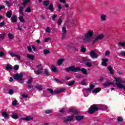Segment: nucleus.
<instances>
[{
	"label": "nucleus",
	"instance_id": "nucleus-1",
	"mask_svg": "<svg viewBox=\"0 0 125 125\" xmlns=\"http://www.w3.org/2000/svg\"><path fill=\"white\" fill-rule=\"evenodd\" d=\"M65 71L66 73H69V72H74V73H77V72H80L81 71L83 75L86 76L87 75V70L84 68H81L80 67H75V66H72L65 68Z\"/></svg>",
	"mask_w": 125,
	"mask_h": 125
},
{
	"label": "nucleus",
	"instance_id": "nucleus-2",
	"mask_svg": "<svg viewBox=\"0 0 125 125\" xmlns=\"http://www.w3.org/2000/svg\"><path fill=\"white\" fill-rule=\"evenodd\" d=\"M94 34V32H93V30H91L89 31L84 35V42H90L92 40L91 38H92Z\"/></svg>",
	"mask_w": 125,
	"mask_h": 125
},
{
	"label": "nucleus",
	"instance_id": "nucleus-3",
	"mask_svg": "<svg viewBox=\"0 0 125 125\" xmlns=\"http://www.w3.org/2000/svg\"><path fill=\"white\" fill-rule=\"evenodd\" d=\"M13 79L16 80H18L20 83H24V79H23V74L17 73L14 75L13 77Z\"/></svg>",
	"mask_w": 125,
	"mask_h": 125
},
{
	"label": "nucleus",
	"instance_id": "nucleus-4",
	"mask_svg": "<svg viewBox=\"0 0 125 125\" xmlns=\"http://www.w3.org/2000/svg\"><path fill=\"white\" fill-rule=\"evenodd\" d=\"M98 110H99V108H98L97 105L96 104H93L90 106V108L88 110V113L90 115H92V114H94L96 111H98Z\"/></svg>",
	"mask_w": 125,
	"mask_h": 125
},
{
	"label": "nucleus",
	"instance_id": "nucleus-5",
	"mask_svg": "<svg viewBox=\"0 0 125 125\" xmlns=\"http://www.w3.org/2000/svg\"><path fill=\"white\" fill-rule=\"evenodd\" d=\"M114 80L115 82H116L115 83V85H116V86H117V87L119 88H124V90L125 91V86L121 83L123 82L122 80H121V78L116 77L115 78Z\"/></svg>",
	"mask_w": 125,
	"mask_h": 125
},
{
	"label": "nucleus",
	"instance_id": "nucleus-6",
	"mask_svg": "<svg viewBox=\"0 0 125 125\" xmlns=\"http://www.w3.org/2000/svg\"><path fill=\"white\" fill-rule=\"evenodd\" d=\"M42 64L37 65V68L38 70L37 71H34V73L37 75H41L42 74V70H43V67H42Z\"/></svg>",
	"mask_w": 125,
	"mask_h": 125
},
{
	"label": "nucleus",
	"instance_id": "nucleus-7",
	"mask_svg": "<svg viewBox=\"0 0 125 125\" xmlns=\"http://www.w3.org/2000/svg\"><path fill=\"white\" fill-rule=\"evenodd\" d=\"M74 115H72L71 116L65 117L64 120H63V123L66 124L67 123H69V122L73 121V120H74Z\"/></svg>",
	"mask_w": 125,
	"mask_h": 125
},
{
	"label": "nucleus",
	"instance_id": "nucleus-8",
	"mask_svg": "<svg viewBox=\"0 0 125 125\" xmlns=\"http://www.w3.org/2000/svg\"><path fill=\"white\" fill-rule=\"evenodd\" d=\"M104 38V35L101 34L98 35L95 39V40H93L92 44H94L96 42H98V41H100L101 40H103V39Z\"/></svg>",
	"mask_w": 125,
	"mask_h": 125
},
{
	"label": "nucleus",
	"instance_id": "nucleus-9",
	"mask_svg": "<svg viewBox=\"0 0 125 125\" xmlns=\"http://www.w3.org/2000/svg\"><path fill=\"white\" fill-rule=\"evenodd\" d=\"M69 111L70 113H73V114H75V115H79L80 114V111L77 108H69Z\"/></svg>",
	"mask_w": 125,
	"mask_h": 125
},
{
	"label": "nucleus",
	"instance_id": "nucleus-10",
	"mask_svg": "<svg viewBox=\"0 0 125 125\" xmlns=\"http://www.w3.org/2000/svg\"><path fill=\"white\" fill-rule=\"evenodd\" d=\"M94 87H95V85H94L93 84H91L89 85V88H85L84 90L85 91H86V92H90L91 90L94 89Z\"/></svg>",
	"mask_w": 125,
	"mask_h": 125
},
{
	"label": "nucleus",
	"instance_id": "nucleus-11",
	"mask_svg": "<svg viewBox=\"0 0 125 125\" xmlns=\"http://www.w3.org/2000/svg\"><path fill=\"white\" fill-rule=\"evenodd\" d=\"M89 55L91 58H97V57H98V55H97L93 50L90 52Z\"/></svg>",
	"mask_w": 125,
	"mask_h": 125
},
{
	"label": "nucleus",
	"instance_id": "nucleus-12",
	"mask_svg": "<svg viewBox=\"0 0 125 125\" xmlns=\"http://www.w3.org/2000/svg\"><path fill=\"white\" fill-rule=\"evenodd\" d=\"M45 9H46V10H50L51 12H53V11H54V7H53V4H52V3L49 5V7H46L45 8Z\"/></svg>",
	"mask_w": 125,
	"mask_h": 125
},
{
	"label": "nucleus",
	"instance_id": "nucleus-13",
	"mask_svg": "<svg viewBox=\"0 0 125 125\" xmlns=\"http://www.w3.org/2000/svg\"><path fill=\"white\" fill-rule=\"evenodd\" d=\"M65 90V88H61L59 90H54L53 91V94H57L58 93H61V92H63Z\"/></svg>",
	"mask_w": 125,
	"mask_h": 125
},
{
	"label": "nucleus",
	"instance_id": "nucleus-14",
	"mask_svg": "<svg viewBox=\"0 0 125 125\" xmlns=\"http://www.w3.org/2000/svg\"><path fill=\"white\" fill-rule=\"evenodd\" d=\"M102 66H104V67H107V62H108V61H109V60L107 58H105V59H103L102 60Z\"/></svg>",
	"mask_w": 125,
	"mask_h": 125
},
{
	"label": "nucleus",
	"instance_id": "nucleus-15",
	"mask_svg": "<svg viewBox=\"0 0 125 125\" xmlns=\"http://www.w3.org/2000/svg\"><path fill=\"white\" fill-rule=\"evenodd\" d=\"M100 91H101V88L97 87L95 88L92 91V93H98V92H100Z\"/></svg>",
	"mask_w": 125,
	"mask_h": 125
},
{
	"label": "nucleus",
	"instance_id": "nucleus-16",
	"mask_svg": "<svg viewBox=\"0 0 125 125\" xmlns=\"http://www.w3.org/2000/svg\"><path fill=\"white\" fill-rule=\"evenodd\" d=\"M11 21H12V23H16L17 22V16H14L11 18Z\"/></svg>",
	"mask_w": 125,
	"mask_h": 125
},
{
	"label": "nucleus",
	"instance_id": "nucleus-17",
	"mask_svg": "<svg viewBox=\"0 0 125 125\" xmlns=\"http://www.w3.org/2000/svg\"><path fill=\"white\" fill-rule=\"evenodd\" d=\"M11 16H12V11H7V13H6V17L8 18H10Z\"/></svg>",
	"mask_w": 125,
	"mask_h": 125
},
{
	"label": "nucleus",
	"instance_id": "nucleus-18",
	"mask_svg": "<svg viewBox=\"0 0 125 125\" xmlns=\"http://www.w3.org/2000/svg\"><path fill=\"white\" fill-rule=\"evenodd\" d=\"M84 118V116L83 115L82 116H77L75 117V119L76 121H82V120H83V118Z\"/></svg>",
	"mask_w": 125,
	"mask_h": 125
},
{
	"label": "nucleus",
	"instance_id": "nucleus-19",
	"mask_svg": "<svg viewBox=\"0 0 125 125\" xmlns=\"http://www.w3.org/2000/svg\"><path fill=\"white\" fill-rule=\"evenodd\" d=\"M2 117L3 118H7V119L9 118V116H8V114L7 112L4 111L1 112Z\"/></svg>",
	"mask_w": 125,
	"mask_h": 125
},
{
	"label": "nucleus",
	"instance_id": "nucleus-20",
	"mask_svg": "<svg viewBox=\"0 0 125 125\" xmlns=\"http://www.w3.org/2000/svg\"><path fill=\"white\" fill-rule=\"evenodd\" d=\"M112 84V85L115 86V83H111L110 82H107L106 83H104L103 85H104V86H108V85H111Z\"/></svg>",
	"mask_w": 125,
	"mask_h": 125
},
{
	"label": "nucleus",
	"instance_id": "nucleus-21",
	"mask_svg": "<svg viewBox=\"0 0 125 125\" xmlns=\"http://www.w3.org/2000/svg\"><path fill=\"white\" fill-rule=\"evenodd\" d=\"M108 70L110 72L111 75H114V69L112 68V66L109 65L108 67Z\"/></svg>",
	"mask_w": 125,
	"mask_h": 125
},
{
	"label": "nucleus",
	"instance_id": "nucleus-22",
	"mask_svg": "<svg viewBox=\"0 0 125 125\" xmlns=\"http://www.w3.org/2000/svg\"><path fill=\"white\" fill-rule=\"evenodd\" d=\"M51 68L52 72H54V73H56V72H57V67H56L55 65H52L51 66Z\"/></svg>",
	"mask_w": 125,
	"mask_h": 125
},
{
	"label": "nucleus",
	"instance_id": "nucleus-23",
	"mask_svg": "<svg viewBox=\"0 0 125 125\" xmlns=\"http://www.w3.org/2000/svg\"><path fill=\"white\" fill-rule=\"evenodd\" d=\"M49 3H50V1H49V0H45L44 1L43 4L44 6H48V5H49Z\"/></svg>",
	"mask_w": 125,
	"mask_h": 125
},
{
	"label": "nucleus",
	"instance_id": "nucleus-24",
	"mask_svg": "<svg viewBox=\"0 0 125 125\" xmlns=\"http://www.w3.org/2000/svg\"><path fill=\"white\" fill-rule=\"evenodd\" d=\"M10 55L12 56V57H16L18 59H21V57L18 56V55L14 54V53H10Z\"/></svg>",
	"mask_w": 125,
	"mask_h": 125
},
{
	"label": "nucleus",
	"instance_id": "nucleus-25",
	"mask_svg": "<svg viewBox=\"0 0 125 125\" xmlns=\"http://www.w3.org/2000/svg\"><path fill=\"white\" fill-rule=\"evenodd\" d=\"M64 62V59H60L58 60L57 62V64L59 66H60V65L62 64V63Z\"/></svg>",
	"mask_w": 125,
	"mask_h": 125
},
{
	"label": "nucleus",
	"instance_id": "nucleus-26",
	"mask_svg": "<svg viewBox=\"0 0 125 125\" xmlns=\"http://www.w3.org/2000/svg\"><path fill=\"white\" fill-rule=\"evenodd\" d=\"M106 17L107 16L106 15H101V20L102 21H104L106 20Z\"/></svg>",
	"mask_w": 125,
	"mask_h": 125
},
{
	"label": "nucleus",
	"instance_id": "nucleus-27",
	"mask_svg": "<svg viewBox=\"0 0 125 125\" xmlns=\"http://www.w3.org/2000/svg\"><path fill=\"white\" fill-rule=\"evenodd\" d=\"M11 118L14 119V120H17L18 119V115H17V113H13Z\"/></svg>",
	"mask_w": 125,
	"mask_h": 125
},
{
	"label": "nucleus",
	"instance_id": "nucleus-28",
	"mask_svg": "<svg viewBox=\"0 0 125 125\" xmlns=\"http://www.w3.org/2000/svg\"><path fill=\"white\" fill-rule=\"evenodd\" d=\"M27 57L29 58V59H30V60H34L35 57H34V55L30 54H28L27 55Z\"/></svg>",
	"mask_w": 125,
	"mask_h": 125
},
{
	"label": "nucleus",
	"instance_id": "nucleus-29",
	"mask_svg": "<svg viewBox=\"0 0 125 125\" xmlns=\"http://www.w3.org/2000/svg\"><path fill=\"white\" fill-rule=\"evenodd\" d=\"M35 88L38 89V90H39V91L42 90V85L40 84L37 85L35 87Z\"/></svg>",
	"mask_w": 125,
	"mask_h": 125
},
{
	"label": "nucleus",
	"instance_id": "nucleus-30",
	"mask_svg": "<svg viewBox=\"0 0 125 125\" xmlns=\"http://www.w3.org/2000/svg\"><path fill=\"white\" fill-rule=\"evenodd\" d=\"M75 83H76V81H72L68 83H67V85H68V86H72V85H74V84H75Z\"/></svg>",
	"mask_w": 125,
	"mask_h": 125
},
{
	"label": "nucleus",
	"instance_id": "nucleus-31",
	"mask_svg": "<svg viewBox=\"0 0 125 125\" xmlns=\"http://www.w3.org/2000/svg\"><path fill=\"white\" fill-rule=\"evenodd\" d=\"M6 69L7 70H12V69H13V67L12 66V65H9V64H7V65L6 66Z\"/></svg>",
	"mask_w": 125,
	"mask_h": 125
},
{
	"label": "nucleus",
	"instance_id": "nucleus-32",
	"mask_svg": "<svg viewBox=\"0 0 125 125\" xmlns=\"http://www.w3.org/2000/svg\"><path fill=\"white\" fill-rule=\"evenodd\" d=\"M19 19L20 21L21 22V23H25V20L23 18V16H20L19 17Z\"/></svg>",
	"mask_w": 125,
	"mask_h": 125
},
{
	"label": "nucleus",
	"instance_id": "nucleus-33",
	"mask_svg": "<svg viewBox=\"0 0 125 125\" xmlns=\"http://www.w3.org/2000/svg\"><path fill=\"white\" fill-rule=\"evenodd\" d=\"M118 46H123V47H125V42H119L118 43Z\"/></svg>",
	"mask_w": 125,
	"mask_h": 125
},
{
	"label": "nucleus",
	"instance_id": "nucleus-34",
	"mask_svg": "<svg viewBox=\"0 0 125 125\" xmlns=\"http://www.w3.org/2000/svg\"><path fill=\"white\" fill-rule=\"evenodd\" d=\"M44 74H45L46 76H49V71L47 69H44Z\"/></svg>",
	"mask_w": 125,
	"mask_h": 125
},
{
	"label": "nucleus",
	"instance_id": "nucleus-35",
	"mask_svg": "<svg viewBox=\"0 0 125 125\" xmlns=\"http://www.w3.org/2000/svg\"><path fill=\"white\" fill-rule=\"evenodd\" d=\"M25 120L27 122H28L29 121H33V118L31 116H27L26 117Z\"/></svg>",
	"mask_w": 125,
	"mask_h": 125
},
{
	"label": "nucleus",
	"instance_id": "nucleus-36",
	"mask_svg": "<svg viewBox=\"0 0 125 125\" xmlns=\"http://www.w3.org/2000/svg\"><path fill=\"white\" fill-rule=\"evenodd\" d=\"M31 1V0H24L22 4L24 6L26 5L27 3H28V2H30Z\"/></svg>",
	"mask_w": 125,
	"mask_h": 125
},
{
	"label": "nucleus",
	"instance_id": "nucleus-37",
	"mask_svg": "<svg viewBox=\"0 0 125 125\" xmlns=\"http://www.w3.org/2000/svg\"><path fill=\"white\" fill-rule=\"evenodd\" d=\"M43 51L44 55H46L47 54H49V53H50L49 50L47 49H44Z\"/></svg>",
	"mask_w": 125,
	"mask_h": 125
},
{
	"label": "nucleus",
	"instance_id": "nucleus-38",
	"mask_svg": "<svg viewBox=\"0 0 125 125\" xmlns=\"http://www.w3.org/2000/svg\"><path fill=\"white\" fill-rule=\"evenodd\" d=\"M8 38H9L10 40H12V39L14 38V36H13V34L11 33H9L8 34Z\"/></svg>",
	"mask_w": 125,
	"mask_h": 125
},
{
	"label": "nucleus",
	"instance_id": "nucleus-39",
	"mask_svg": "<svg viewBox=\"0 0 125 125\" xmlns=\"http://www.w3.org/2000/svg\"><path fill=\"white\" fill-rule=\"evenodd\" d=\"M81 52H86V48H84L83 46H82L81 47Z\"/></svg>",
	"mask_w": 125,
	"mask_h": 125
},
{
	"label": "nucleus",
	"instance_id": "nucleus-40",
	"mask_svg": "<svg viewBox=\"0 0 125 125\" xmlns=\"http://www.w3.org/2000/svg\"><path fill=\"white\" fill-rule=\"evenodd\" d=\"M32 82H33V78H30L27 81V83L28 84H31V83H32Z\"/></svg>",
	"mask_w": 125,
	"mask_h": 125
},
{
	"label": "nucleus",
	"instance_id": "nucleus-41",
	"mask_svg": "<svg viewBox=\"0 0 125 125\" xmlns=\"http://www.w3.org/2000/svg\"><path fill=\"white\" fill-rule=\"evenodd\" d=\"M25 12H27L28 13H30V12H31L32 11V10H31V8L30 7H28L26 10H25Z\"/></svg>",
	"mask_w": 125,
	"mask_h": 125
},
{
	"label": "nucleus",
	"instance_id": "nucleus-42",
	"mask_svg": "<svg viewBox=\"0 0 125 125\" xmlns=\"http://www.w3.org/2000/svg\"><path fill=\"white\" fill-rule=\"evenodd\" d=\"M86 65L87 66V67L90 68V67H91V66L92 65V63L91 62H88L86 63Z\"/></svg>",
	"mask_w": 125,
	"mask_h": 125
},
{
	"label": "nucleus",
	"instance_id": "nucleus-43",
	"mask_svg": "<svg viewBox=\"0 0 125 125\" xmlns=\"http://www.w3.org/2000/svg\"><path fill=\"white\" fill-rule=\"evenodd\" d=\"M4 25H5V22H4V21L0 22V28H2V27H4Z\"/></svg>",
	"mask_w": 125,
	"mask_h": 125
},
{
	"label": "nucleus",
	"instance_id": "nucleus-44",
	"mask_svg": "<svg viewBox=\"0 0 125 125\" xmlns=\"http://www.w3.org/2000/svg\"><path fill=\"white\" fill-rule=\"evenodd\" d=\"M61 23H62V19H61V18H60L59 19V20L58 21V24L60 26V25H61Z\"/></svg>",
	"mask_w": 125,
	"mask_h": 125
},
{
	"label": "nucleus",
	"instance_id": "nucleus-45",
	"mask_svg": "<svg viewBox=\"0 0 125 125\" xmlns=\"http://www.w3.org/2000/svg\"><path fill=\"white\" fill-rule=\"evenodd\" d=\"M14 69L15 71H17L18 70H19V65L16 64L14 66Z\"/></svg>",
	"mask_w": 125,
	"mask_h": 125
},
{
	"label": "nucleus",
	"instance_id": "nucleus-46",
	"mask_svg": "<svg viewBox=\"0 0 125 125\" xmlns=\"http://www.w3.org/2000/svg\"><path fill=\"white\" fill-rule=\"evenodd\" d=\"M57 17V14H55L52 16V21H54L55 19Z\"/></svg>",
	"mask_w": 125,
	"mask_h": 125
},
{
	"label": "nucleus",
	"instance_id": "nucleus-47",
	"mask_svg": "<svg viewBox=\"0 0 125 125\" xmlns=\"http://www.w3.org/2000/svg\"><path fill=\"white\" fill-rule=\"evenodd\" d=\"M82 60L83 62H87L88 61V59L85 57H83Z\"/></svg>",
	"mask_w": 125,
	"mask_h": 125
},
{
	"label": "nucleus",
	"instance_id": "nucleus-48",
	"mask_svg": "<svg viewBox=\"0 0 125 125\" xmlns=\"http://www.w3.org/2000/svg\"><path fill=\"white\" fill-rule=\"evenodd\" d=\"M4 39V34H0V41H2Z\"/></svg>",
	"mask_w": 125,
	"mask_h": 125
},
{
	"label": "nucleus",
	"instance_id": "nucleus-49",
	"mask_svg": "<svg viewBox=\"0 0 125 125\" xmlns=\"http://www.w3.org/2000/svg\"><path fill=\"white\" fill-rule=\"evenodd\" d=\"M54 81L56 82V83H62V82H61L60 80H59L58 79L55 78L54 79Z\"/></svg>",
	"mask_w": 125,
	"mask_h": 125
},
{
	"label": "nucleus",
	"instance_id": "nucleus-50",
	"mask_svg": "<svg viewBox=\"0 0 125 125\" xmlns=\"http://www.w3.org/2000/svg\"><path fill=\"white\" fill-rule=\"evenodd\" d=\"M62 33H67V29H66V27H62Z\"/></svg>",
	"mask_w": 125,
	"mask_h": 125
},
{
	"label": "nucleus",
	"instance_id": "nucleus-51",
	"mask_svg": "<svg viewBox=\"0 0 125 125\" xmlns=\"http://www.w3.org/2000/svg\"><path fill=\"white\" fill-rule=\"evenodd\" d=\"M117 121L118 122H123V118H122V117H119L118 118H117Z\"/></svg>",
	"mask_w": 125,
	"mask_h": 125
},
{
	"label": "nucleus",
	"instance_id": "nucleus-52",
	"mask_svg": "<svg viewBox=\"0 0 125 125\" xmlns=\"http://www.w3.org/2000/svg\"><path fill=\"white\" fill-rule=\"evenodd\" d=\"M44 112L47 114H50L51 113V110H46L44 111Z\"/></svg>",
	"mask_w": 125,
	"mask_h": 125
},
{
	"label": "nucleus",
	"instance_id": "nucleus-53",
	"mask_svg": "<svg viewBox=\"0 0 125 125\" xmlns=\"http://www.w3.org/2000/svg\"><path fill=\"white\" fill-rule=\"evenodd\" d=\"M16 103H17V100H15L12 103V104L13 106H15L17 105Z\"/></svg>",
	"mask_w": 125,
	"mask_h": 125
},
{
	"label": "nucleus",
	"instance_id": "nucleus-54",
	"mask_svg": "<svg viewBox=\"0 0 125 125\" xmlns=\"http://www.w3.org/2000/svg\"><path fill=\"white\" fill-rule=\"evenodd\" d=\"M47 90L48 91H49L51 94H53V89L51 88H48Z\"/></svg>",
	"mask_w": 125,
	"mask_h": 125
},
{
	"label": "nucleus",
	"instance_id": "nucleus-55",
	"mask_svg": "<svg viewBox=\"0 0 125 125\" xmlns=\"http://www.w3.org/2000/svg\"><path fill=\"white\" fill-rule=\"evenodd\" d=\"M81 84L82 85H86V83H85V81L84 80H83L81 82Z\"/></svg>",
	"mask_w": 125,
	"mask_h": 125
},
{
	"label": "nucleus",
	"instance_id": "nucleus-56",
	"mask_svg": "<svg viewBox=\"0 0 125 125\" xmlns=\"http://www.w3.org/2000/svg\"><path fill=\"white\" fill-rule=\"evenodd\" d=\"M23 11H24V7H20L19 12H23Z\"/></svg>",
	"mask_w": 125,
	"mask_h": 125
},
{
	"label": "nucleus",
	"instance_id": "nucleus-57",
	"mask_svg": "<svg viewBox=\"0 0 125 125\" xmlns=\"http://www.w3.org/2000/svg\"><path fill=\"white\" fill-rule=\"evenodd\" d=\"M27 50L29 51V52H31L32 51V47L31 46H27Z\"/></svg>",
	"mask_w": 125,
	"mask_h": 125
},
{
	"label": "nucleus",
	"instance_id": "nucleus-58",
	"mask_svg": "<svg viewBox=\"0 0 125 125\" xmlns=\"http://www.w3.org/2000/svg\"><path fill=\"white\" fill-rule=\"evenodd\" d=\"M46 32H47V33H50V27H47L46 29Z\"/></svg>",
	"mask_w": 125,
	"mask_h": 125
},
{
	"label": "nucleus",
	"instance_id": "nucleus-59",
	"mask_svg": "<svg viewBox=\"0 0 125 125\" xmlns=\"http://www.w3.org/2000/svg\"><path fill=\"white\" fill-rule=\"evenodd\" d=\"M4 56V53L2 51H0V57H2Z\"/></svg>",
	"mask_w": 125,
	"mask_h": 125
},
{
	"label": "nucleus",
	"instance_id": "nucleus-60",
	"mask_svg": "<svg viewBox=\"0 0 125 125\" xmlns=\"http://www.w3.org/2000/svg\"><path fill=\"white\" fill-rule=\"evenodd\" d=\"M66 38V33H62V40H64Z\"/></svg>",
	"mask_w": 125,
	"mask_h": 125
},
{
	"label": "nucleus",
	"instance_id": "nucleus-61",
	"mask_svg": "<svg viewBox=\"0 0 125 125\" xmlns=\"http://www.w3.org/2000/svg\"><path fill=\"white\" fill-rule=\"evenodd\" d=\"M14 91H13V89H10L9 90V94H12L13 93Z\"/></svg>",
	"mask_w": 125,
	"mask_h": 125
},
{
	"label": "nucleus",
	"instance_id": "nucleus-62",
	"mask_svg": "<svg viewBox=\"0 0 125 125\" xmlns=\"http://www.w3.org/2000/svg\"><path fill=\"white\" fill-rule=\"evenodd\" d=\"M48 41H50V38H45V40H44L45 42H48Z\"/></svg>",
	"mask_w": 125,
	"mask_h": 125
},
{
	"label": "nucleus",
	"instance_id": "nucleus-63",
	"mask_svg": "<svg viewBox=\"0 0 125 125\" xmlns=\"http://www.w3.org/2000/svg\"><path fill=\"white\" fill-rule=\"evenodd\" d=\"M60 113H65V110H64V109L63 108H61L60 110H59Z\"/></svg>",
	"mask_w": 125,
	"mask_h": 125
},
{
	"label": "nucleus",
	"instance_id": "nucleus-64",
	"mask_svg": "<svg viewBox=\"0 0 125 125\" xmlns=\"http://www.w3.org/2000/svg\"><path fill=\"white\" fill-rule=\"evenodd\" d=\"M121 54L122 56H125V52L122 51L121 52Z\"/></svg>",
	"mask_w": 125,
	"mask_h": 125
}]
</instances>
